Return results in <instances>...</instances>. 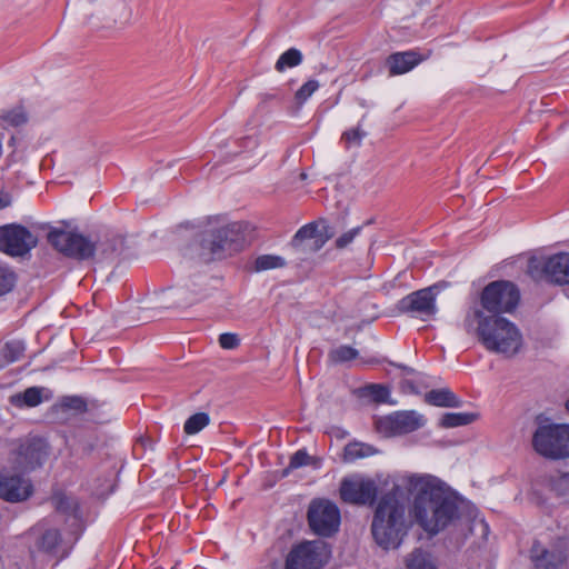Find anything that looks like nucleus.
Masks as SVG:
<instances>
[{"instance_id": "obj_1", "label": "nucleus", "mask_w": 569, "mask_h": 569, "mask_svg": "<svg viewBox=\"0 0 569 569\" xmlns=\"http://www.w3.org/2000/svg\"><path fill=\"white\" fill-rule=\"evenodd\" d=\"M406 488L413 496L411 517L428 535L439 533L459 518L458 497L438 477L410 475L406 477Z\"/></svg>"}, {"instance_id": "obj_2", "label": "nucleus", "mask_w": 569, "mask_h": 569, "mask_svg": "<svg viewBox=\"0 0 569 569\" xmlns=\"http://www.w3.org/2000/svg\"><path fill=\"white\" fill-rule=\"evenodd\" d=\"M462 327L488 352L505 358L516 356L523 345L522 333L516 323L500 315H486L478 307L467 311Z\"/></svg>"}, {"instance_id": "obj_3", "label": "nucleus", "mask_w": 569, "mask_h": 569, "mask_svg": "<svg viewBox=\"0 0 569 569\" xmlns=\"http://www.w3.org/2000/svg\"><path fill=\"white\" fill-rule=\"evenodd\" d=\"M371 536L385 550L397 549L407 535L406 505L399 498V487L395 486L377 502L371 520Z\"/></svg>"}, {"instance_id": "obj_4", "label": "nucleus", "mask_w": 569, "mask_h": 569, "mask_svg": "<svg viewBox=\"0 0 569 569\" xmlns=\"http://www.w3.org/2000/svg\"><path fill=\"white\" fill-rule=\"evenodd\" d=\"M243 231L242 222L206 230L201 239V254L206 260H211L222 258L227 252L239 251L244 243Z\"/></svg>"}, {"instance_id": "obj_5", "label": "nucleus", "mask_w": 569, "mask_h": 569, "mask_svg": "<svg viewBox=\"0 0 569 569\" xmlns=\"http://www.w3.org/2000/svg\"><path fill=\"white\" fill-rule=\"evenodd\" d=\"M527 273L535 281L568 284L569 253L559 252L549 257H530L527 263Z\"/></svg>"}, {"instance_id": "obj_6", "label": "nucleus", "mask_w": 569, "mask_h": 569, "mask_svg": "<svg viewBox=\"0 0 569 569\" xmlns=\"http://www.w3.org/2000/svg\"><path fill=\"white\" fill-rule=\"evenodd\" d=\"M520 300V292L517 286L507 280H497L488 283L481 295V310L490 315L512 312Z\"/></svg>"}, {"instance_id": "obj_7", "label": "nucleus", "mask_w": 569, "mask_h": 569, "mask_svg": "<svg viewBox=\"0 0 569 569\" xmlns=\"http://www.w3.org/2000/svg\"><path fill=\"white\" fill-rule=\"evenodd\" d=\"M535 450L551 459L569 458V425L539 427L532 438Z\"/></svg>"}, {"instance_id": "obj_8", "label": "nucleus", "mask_w": 569, "mask_h": 569, "mask_svg": "<svg viewBox=\"0 0 569 569\" xmlns=\"http://www.w3.org/2000/svg\"><path fill=\"white\" fill-rule=\"evenodd\" d=\"M48 241L59 252L69 258L86 260L93 257L96 243L81 233L62 229H52L48 233Z\"/></svg>"}, {"instance_id": "obj_9", "label": "nucleus", "mask_w": 569, "mask_h": 569, "mask_svg": "<svg viewBox=\"0 0 569 569\" xmlns=\"http://www.w3.org/2000/svg\"><path fill=\"white\" fill-rule=\"evenodd\" d=\"M330 551L323 541H305L293 547L286 560V569H321Z\"/></svg>"}, {"instance_id": "obj_10", "label": "nucleus", "mask_w": 569, "mask_h": 569, "mask_svg": "<svg viewBox=\"0 0 569 569\" xmlns=\"http://www.w3.org/2000/svg\"><path fill=\"white\" fill-rule=\"evenodd\" d=\"M37 243V237L22 224L8 223L0 226V251L10 257H23Z\"/></svg>"}, {"instance_id": "obj_11", "label": "nucleus", "mask_w": 569, "mask_h": 569, "mask_svg": "<svg viewBox=\"0 0 569 569\" xmlns=\"http://www.w3.org/2000/svg\"><path fill=\"white\" fill-rule=\"evenodd\" d=\"M308 522L317 535L330 537L339 529L340 511L329 500H315L308 509Z\"/></svg>"}, {"instance_id": "obj_12", "label": "nucleus", "mask_w": 569, "mask_h": 569, "mask_svg": "<svg viewBox=\"0 0 569 569\" xmlns=\"http://www.w3.org/2000/svg\"><path fill=\"white\" fill-rule=\"evenodd\" d=\"M568 550V540L562 537L550 547L535 541L530 549V559L535 569H560L567 561Z\"/></svg>"}, {"instance_id": "obj_13", "label": "nucleus", "mask_w": 569, "mask_h": 569, "mask_svg": "<svg viewBox=\"0 0 569 569\" xmlns=\"http://www.w3.org/2000/svg\"><path fill=\"white\" fill-rule=\"evenodd\" d=\"M378 492L377 482L369 478L343 479L340 485L341 499L351 505L372 506Z\"/></svg>"}, {"instance_id": "obj_14", "label": "nucleus", "mask_w": 569, "mask_h": 569, "mask_svg": "<svg viewBox=\"0 0 569 569\" xmlns=\"http://www.w3.org/2000/svg\"><path fill=\"white\" fill-rule=\"evenodd\" d=\"M399 310L412 317L427 321L437 313L436 293L432 288H425L411 292L399 301Z\"/></svg>"}, {"instance_id": "obj_15", "label": "nucleus", "mask_w": 569, "mask_h": 569, "mask_svg": "<svg viewBox=\"0 0 569 569\" xmlns=\"http://www.w3.org/2000/svg\"><path fill=\"white\" fill-rule=\"evenodd\" d=\"M425 423V417L415 410L396 411L380 418L377 428L386 435L396 436L413 432L422 428Z\"/></svg>"}, {"instance_id": "obj_16", "label": "nucleus", "mask_w": 569, "mask_h": 569, "mask_svg": "<svg viewBox=\"0 0 569 569\" xmlns=\"http://www.w3.org/2000/svg\"><path fill=\"white\" fill-rule=\"evenodd\" d=\"M33 493L29 478L20 473L0 472V498L7 502L19 503L28 500Z\"/></svg>"}, {"instance_id": "obj_17", "label": "nucleus", "mask_w": 569, "mask_h": 569, "mask_svg": "<svg viewBox=\"0 0 569 569\" xmlns=\"http://www.w3.org/2000/svg\"><path fill=\"white\" fill-rule=\"evenodd\" d=\"M48 457V445L40 438L28 439L20 443L14 461L24 470L40 467Z\"/></svg>"}, {"instance_id": "obj_18", "label": "nucleus", "mask_w": 569, "mask_h": 569, "mask_svg": "<svg viewBox=\"0 0 569 569\" xmlns=\"http://www.w3.org/2000/svg\"><path fill=\"white\" fill-rule=\"evenodd\" d=\"M428 57L416 50H407L391 53L386 59V66L390 77L405 74L425 61Z\"/></svg>"}, {"instance_id": "obj_19", "label": "nucleus", "mask_w": 569, "mask_h": 569, "mask_svg": "<svg viewBox=\"0 0 569 569\" xmlns=\"http://www.w3.org/2000/svg\"><path fill=\"white\" fill-rule=\"evenodd\" d=\"M405 566L407 569H438L435 557L421 548H416L406 556Z\"/></svg>"}, {"instance_id": "obj_20", "label": "nucleus", "mask_w": 569, "mask_h": 569, "mask_svg": "<svg viewBox=\"0 0 569 569\" xmlns=\"http://www.w3.org/2000/svg\"><path fill=\"white\" fill-rule=\"evenodd\" d=\"M306 240L315 241V249H320L325 242L326 238L319 231V224L317 222H310L301 227L292 238V246L299 247Z\"/></svg>"}, {"instance_id": "obj_21", "label": "nucleus", "mask_w": 569, "mask_h": 569, "mask_svg": "<svg viewBox=\"0 0 569 569\" xmlns=\"http://www.w3.org/2000/svg\"><path fill=\"white\" fill-rule=\"evenodd\" d=\"M427 403L436 407L455 408L460 406L459 398L448 388L433 389L426 393Z\"/></svg>"}, {"instance_id": "obj_22", "label": "nucleus", "mask_w": 569, "mask_h": 569, "mask_svg": "<svg viewBox=\"0 0 569 569\" xmlns=\"http://www.w3.org/2000/svg\"><path fill=\"white\" fill-rule=\"evenodd\" d=\"M26 351V346L21 340H10L0 349V368L6 365L20 360Z\"/></svg>"}, {"instance_id": "obj_23", "label": "nucleus", "mask_w": 569, "mask_h": 569, "mask_svg": "<svg viewBox=\"0 0 569 569\" xmlns=\"http://www.w3.org/2000/svg\"><path fill=\"white\" fill-rule=\"evenodd\" d=\"M376 452L377 450L368 443L352 441L345 447L343 461L353 462L358 459L370 457Z\"/></svg>"}, {"instance_id": "obj_24", "label": "nucleus", "mask_w": 569, "mask_h": 569, "mask_svg": "<svg viewBox=\"0 0 569 569\" xmlns=\"http://www.w3.org/2000/svg\"><path fill=\"white\" fill-rule=\"evenodd\" d=\"M42 388L30 387L22 393L16 395L11 398V402L18 407H37L42 402Z\"/></svg>"}, {"instance_id": "obj_25", "label": "nucleus", "mask_w": 569, "mask_h": 569, "mask_svg": "<svg viewBox=\"0 0 569 569\" xmlns=\"http://www.w3.org/2000/svg\"><path fill=\"white\" fill-rule=\"evenodd\" d=\"M51 502L58 512L73 516L74 518L78 517L79 506L73 498L62 492H57L52 496Z\"/></svg>"}, {"instance_id": "obj_26", "label": "nucleus", "mask_w": 569, "mask_h": 569, "mask_svg": "<svg viewBox=\"0 0 569 569\" xmlns=\"http://www.w3.org/2000/svg\"><path fill=\"white\" fill-rule=\"evenodd\" d=\"M477 419V415L468 412H447L442 416L440 425L443 428L467 426Z\"/></svg>"}, {"instance_id": "obj_27", "label": "nucleus", "mask_w": 569, "mask_h": 569, "mask_svg": "<svg viewBox=\"0 0 569 569\" xmlns=\"http://www.w3.org/2000/svg\"><path fill=\"white\" fill-rule=\"evenodd\" d=\"M303 60V56L300 50L290 48L284 51L274 64V69L278 72H283L287 68H295L299 66Z\"/></svg>"}, {"instance_id": "obj_28", "label": "nucleus", "mask_w": 569, "mask_h": 569, "mask_svg": "<svg viewBox=\"0 0 569 569\" xmlns=\"http://www.w3.org/2000/svg\"><path fill=\"white\" fill-rule=\"evenodd\" d=\"M16 283V272L9 264L0 260V297L11 292Z\"/></svg>"}, {"instance_id": "obj_29", "label": "nucleus", "mask_w": 569, "mask_h": 569, "mask_svg": "<svg viewBox=\"0 0 569 569\" xmlns=\"http://www.w3.org/2000/svg\"><path fill=\"white\" fill-rule=\"evenodd\" d=\"M61 541V535L57 529H48L38 539V547L47 553H54Z\"/></svg>"}, {"instance_id": "obj_30", "label": "nucleus", "mask_w": 569, "mask_h": 569, "mask_svg": "<svg viewBox=\"0 0 569 569\" xmlns=\"http://www.w3.org/2000/svg\"><path fill=\"white\" fill-rule=\"evenodd\" d=\"M0 120L10 127H20L28 121V114L23 107L19 106L11 110L3 111L0 114Z\"/></svg>"}, {"instance_id": "obj_31", "label": "nucleus", "mask_w": 569, "mask_h": 569, "mask_svg": "<svg viewBox=\"0 0 569 569\" xmlns=\"http://www.w3.org/2000/svg\"><path fill=\"white\" fill-rule=\"evenodd\" d=\"M210 422V418L206 412H198L187 419L183 430L187 435H196L206 428Z\"/></svg>"}, {"instance_id": "obj_32", "label": "nucleus", "mask_w": 569, "mask_h": 569, "mask_svg": "<svg viewBox=\"0 0 569 569\" xmlns=\"http://www.w3.org/2000/svg\"><path fill=\"white\" fill-rule=\"evenodd\" d=\"M286 266V260L276 254H262L259 256L254 261L256 271H266L276 268H282Z\"/></svg>"}, {"instance_id": "obj_33", "label": "nucleus", "mask_w": 569, "mask_h": 569, "mask_svg": "<svg viewBox=\"0 0 569 569\" xmlns=\"http://www.w3.org/2000/svg\"><path fill=\"white\" fill-rule=\"evenodd\" d=\"M549 486L557 496L569 500V473L551 477L549 480Z\"/></svg>"}, {"instance_id": "obj_34", "label": "nucleus", "mask_w": 569, "mask_h": 569, "mask_svg": "<svg viewBox=\"0 0 569 569\" xmlns=\"http://www.w3.org/2000/svg\"><path fill=\"white\" fill-rule=\"evenodd\" d=\"M206 277L197 276L191 279L187 284V289L192 293V297L189 298L188 302L193 303L199 301L202 297H204V286Z\"/></svg>"}, {"instance_id": "obj_35", "label": "nucleus", "mask_w": 569, "mask_h": 569, "mask_svg": "<svg viewBox=\"0 0 569 569\" xmlns=\"http://www.w3.org/2000/svg\"><path fill=\"white\" fill-rule=\"evenodd\" d=\"M330 358L335 362H346L358 357V351L350 346H340L330 352Z\"/></svg>"}, {"instance_id": "obj_36", "label": "nucleus", "mask_w": 569, "mask_h": 569, "mask_svg": "<svg viewBox=\"0 0 569 569\" xmlns=\"http://www.w3.org/2000/svg\"><path fill=\"white\" fill-rule=\"evenodd\" d=\"M320 84L317 80H309L303 83L296 92L298 103H305L319 89Z\"/></svg>"}, {"instance_id": "obj_37", "label": "nucleus", "mask_w": 569, "mask_h": 569, "mask_svg": "<svg viewBox=\"0 0 569 569\" xmlns=\"http://www.w3.org/2000/svg\"><path fill=\"white\" fill-rule=\"evenodd\" d=\"M366 137V132L359 127L347 130L342 133L341 140L345 142L347 148L352 146H360L361 140Z\"/></svg>"}, {"instance_id": "obj_38", "label": "nucleus", "mask_w": 569, "mask_h": 569, "mask_svg": "<svg viewBox=\"0 0 569 569\" xmlns=\"http://www.w3.org/2000/svg\"><path fill=\"white\" fill-rule=\"evenodd\" d=\"M366 390L376 402H387L390 396L389 388L382 385L372 383L367 386Z\"/></svg>"}, {"instance_id": "obj_39", "label": "nucleus", "mask_w": 569, "mask_h": 569, "mask_svg": "<svg viewBox=\"0 0 569 569\" xmlns=\"http://www.w3.org/2000/svg\"><path fill=\"white\" fill-rule=\"evenodd\" d=\"M361 230H362V227H356V228H352L349 231L342 233L341 236H339L335 241L336 248L337 249L347 248L355 240V238L360 234Z\"/></svg>"}, {"instance_id": "obj_40", "label": "nucleus", "mask_w": 569, "mask_h": 569, "mask_svg": "<svg viewBox=\"0 0 569 569\" xmlns=\"http://www.w3.org/2000/svg\"><path fill=\"white\" fill-rule=\"evenodd\" d=\"M62 408L73 410L77 412H84L87 410V402L81 397H67L61 402Z\"/></svg>"}, {"instance_id": "obj_41", "label": "nucleus", "mask_w": 569, "mask_h": 569, "mask_svg": "<svg viewBox=\"0 0 569 569\" xmlns=\"http://www.w3.org/2000/svg\"><path fill=\"white\" fill-rule=\"evenodd\" d=\"M219 345L222 349L232 350L239 347L240 339L238 335L226 332L219 336Z\"/></svg>"}, {"instance_id": "obj_42", "label": "nucleus", "mask_w": 569, "mask_h": 569, "mask_svg": "<svg viewBox=\"0 0 569 569\" xmlns=\"http://www.w3.org/2000/svg\"><path fill=\"white\" fill-rule=\"evenodd\" d=\"M309 455L305 450H298L290 459L289 467L297 469L309 463Z\"/></svg>"}, {"instance_id": "obj_43", "label": "nucleus", "mask_w": 569, "mask_h": 569, "mask_svg": "<svg viewBox=\"0 0 569 569\" xmlns=\"http://www.w3.org/2000/svg\"><path fill=\"white\" fill-rule=\"evenodd\" d=\"M11 196L8 192L0 191V210L11 204Z\"/></svg>"}]
</instances>
